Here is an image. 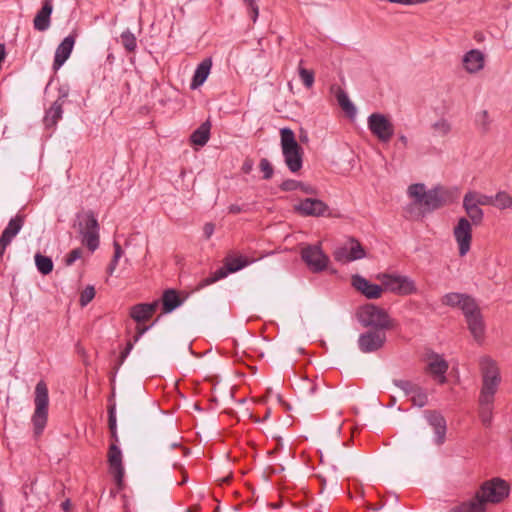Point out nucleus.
I'll return each mask as SVG.
<instances>
[{
  "mask_svg": "<svg viewBox=\"0 0 512 512\" xmlns=\"http://www.w3.org/2000/svg\"><path fill=\"white\" fill-rule=\"evenodd\" d=\"M411 202L405 208V215L411 221H421L435 210L452 204L458 197L457 190L436 185L426 190L424 183H414L408 187Z\"/></svg>",
  "mask_w": 512,
  "mask_h": 512,
  "instance_id": "nucleus-1",
  "label": "nucleus"
},
{
  "mask_svg": "<svg viewBox=\"0 0 512 512\" xmlns=\"http://www.w3.org/2000/svg\"><path fill=\"white\" fill-rule=\"evenodd\" d=\"M281 148L284 162L292 173L299 172L303 167V148L296 140L295 133L289 127L280 129Z\"/></svg>",
  "mask_w": 512,
  "mask_h": 512,
  "instance_id": "nucleus-2",
  "label": "nucleus"
},
{
  "mask_svg": "<svg viewBox=\"0 0 512 512\" xmlns=\"http://www.w3.org/2000/svg\"><path fill=\"white\" fill-rule=\"evenodd\" d=\"M355 315L364 328L393 329L395 327V320L389 316L388 312L373 303L360 306Z\"/></svg>",
  "mask_w": 512,
  "mask_h": 512,
  "instance_id": "nucleus-3",
  "label": "nucleus"
},
{
  "mask_svg": "<svg viewBox=\"0 0 512 512\" xmlns=\"http://www.w3.org/2000/svg\"><path fill=\"white\" fill-rule=\"evenodd\" d=\"M510 491V484L506 480L493 477L482 482L474 496L486 508L487 504L502 503L509 497Z\"/></svg>",
  "mask_w": 512,
  "mask_h": 512,
  "instance_id": "nucleus-4",
  "label": "nucleus"
},
{
  "mask_svg": "<svg viewBox=\"0 0 512 512\" xmlns=\"http://www.w3.org/2000/svg\"><path fill=\"white\" fill-rule=\"evenodd\" d=\"M35 411L32 415V423L36 436L42 434L48 420L49 394L47 384L40 380L35 387Z\"/></svg>",
  "mask_w": 512,
  "mask_h": 512,
  "instance_id": "nucleus-5",
  "label": "nucleus"
},
{
  "mask_svg": "<svg viewBox=\"0 0 512 512\" xmlns=\"http://www.w3.org/2000/svg\"><path fill=\"white\" fill-rule=\"evenodd\" d=\"M462 313L465 317L468 330L474 340L480 343L485 335V322L479 305L476 300L465 303L462 307Z\"/></svg>",
  "mask_w": 512,
  "mask_h": 512,
  "instance_id": "nucleus-6",
  "label": "nucleus"
},
{
  "mask_svg": "<svg viewBox=\"0 0 512 512\" xmlns=\"http://www.w3.org/2000/svg\"><path fill=\"white\" fill-rule=\"evenodd\" d=\"M377 279L381 281L384 290L397 295L407 296L417 291L415 282L408 276L383 273Z\"/></svg>",
  "mask_w": 512,
  "mask_h": 512,
  "instance_id": "nucleus-7",
  "label": "nucleus"
},
{
  "mask_svg": "<svg viewBox=\"0 0 512 512\" xmlns=\"http://www.w3.org/2000/svg\"><path fill=\"white\" fill-rule=\"evenodd\" d=\"M294 209L302 216H327L330 218L341 217L339 214L334 213L326 203L317 198L303 199L294 206Z\"/></svg>",
  "mask_w": 512,
  "mask_h": 512,
  "instance_id": "nucleus-8",
  "label": "nucleus"
},
{
  "mask_svg": "<svg viewBox=\"0 0 512 512\" xmlns=\"http://www.w3.org/2000/svg\"><path fill=\"white\" fill-rule=\"evenodd\" d=\"M368 128L381 142H388L394 135V125L389 118L381 113H372L368 116Z\"/></svg>",
  "mask_w": 512,
  "mask_h": 512,
  "instance_id": "nucleus-9",
  "label": "nucleus"
},
{
  "mask_svg": "<svg viewBox=\"0 0 512 512\" xmlns=\"http://www.w3.org/2000/svg\"><path fill=\"white\" fill-rule=\"evenodd\" d=\"M301 258L313 273H319L327 268L329 258L319 245H308L301 251Z\"/></svg>",
  "mask_w": 512,
  "mask_h": 512,
  "instance_id": "nucleus-10",
  "label": "nucleus"
},
{
  "mask_svg": "<svg viewBox=\"0 0 512 512\" xmlns=\"http://www.w3.org/2000/svg\"><path fill=\"white\" fill-rule=\"evenodd\" d=\"M387 329H370L361 333L358 338V347L363 353H371L380 350L386 343Z\"/></svg>",
  "mask_w": 512,
  "mask_h": 512,
  "instance_id": "nucleus-11",
  "label": "nucleus"
},
{
  "mask_svg": "<svg viewBox=\"0 0 512 512\" xmlns=\"http://www.w3.org/2000/svg\"><path fill=\"white\" fill-rule=\"evenodd\" d=\"M251 261L248 260L247 257L244 256H227L225 258L224 265L220 268H218L214 273L212 277L206 278L204 280V284L208 285L211 284L221 278L226 277L229 273H234L242 268L246 267L250 264Z\"/></svg>",
  "mask_w": 512,
  "mask_h": 512,
  "instance_id": "nucleus-12",
  "label": "nucleus"
},
{
  "mask_svg": "<svg viewBox=\"0 0 512 512\" xmlns=\"http://www.w3.org/2000/svg\"><path fill=\"white\" fill-rule=\"evenodd\" d=\"M108 463L110 473L113 474L114 479L121 488L124 477V467L122 463V452L117 444L111 443L108 449Z\"/></svg>",
  "mask_w": 512,
  "mask_h": 512,
  "instance_id": "nucleus-13",
  "label": "nucleus"
},
{
  "mask_svg": "<svg viewBox=\"0 0 512 512\" xmlns=\"http://www.w3.org/2000/svg\"><path fill=\"white\" fill-rule=\"evenodd\" d=\"M351 284L367 299H379L384 291L383 285L371 283L366 278L358 274L352 276Z\"/></svg>",
  "mask_w": 512,
  "mask_h": 512,
  "instance_id": "nucleus-14",
  "label": "nucleus"
},
{
  "mask_svg": "<svg viewBox=\"0 0 512 512\" xmlns=\"http://www.w3.org/2000/svg\"><path fill=\"white\" fill-rule=\"evenodd\" d=\"M76 36V33L69 34L57 46L52 64L54 72L58 71L70 57L75 45Z\"/></svg>",
  "mask_w": 512,
  "mask_h": 512,
  "instance_id": "nucleus-15",
  "label": "nucleus"
},
{
  "mask_svg": "<svg viewBox=\"0 0 512 512\" xmlns=\"http://www.w3.org/2000/svg\"><path fill=\"white\" fill-rule=\"evenodd\" d=\"M425 417L435 433V443L442 445L446 439L447 423L444 416L437 410H426Z\"/></svg>",
  "mask_w": 512,
  "mask_h": 512,
  "instance_id": "nucleus-16",
  "label": "nucleus"
},
{
  "mask_svg": "<svg viewBox=\"0 0 512 512\" xmlns=\"http://www.w3.org/2000/svg\"><path fill=\"white\" fill-rule=\"evenodd\" d=\"M53 12L52 0H43L40 10L33 19V27L36 31L44 32L51 25V15Z\"/></svg>",
  "mask_w": 512,
  "mask_h": 512,
  "instance_id": "nucleus-17",
  "label": "nucleus"
},
{
  "mask_svg": "<svg viewBox=\"0 0 512 512\" xmlns=\"http://www.w3.org/2000/svg\"><path fill=\"white\" fill-rule=\"evenodd\" d=\"M431 361L428 364L427 370L428 372L438 377V382L440 384H445L447 382V378L445 374L447 373V370L449 368L448 362L439 354L433 353L430 356Z\"/></svg>",
  "mask_w": 512,
  "mask_h": 512,
  "instance_id": "nucleus-18",
  "label": "nucleus"
},
{
  "mask_svg": "<svg viewBox=\"0 0 512 512\" xmlns=\"http://www.w3.org/2000/svg\"><path fill=\"white\" fill-rule=\"evenodd\" d=\"M472 226H454V237L459 247V255L465 256L471 247Z\"/></svg>",
  "mask_w": 512,
  "mask_h": 512,
  "instance_id": "nucleus-19",
  "label": "nucleus"
},
{
  "mask_svg": "<svg viewBox=\"0 0 512 512\" xmlns=\"http://www.w3.org/2000/svg\"><path fill=\"white\" fill-rule=\"evenodd\" d=\"M158 307V302L152 303H139L131 307L130 317L138 324L149 320L155 313Z\"/></svg>",
  "mask_w": 512,
  "mask_h": 512,
  "instance_id": "nucleus-20",
  "label": "nucleus"
},
{
  "mask_svg": "<svg viewBox=\"0 0 512 512\" xmlns=\"http://www.w3.org/2000/svg\"><path fill=\"white\" fill-rule=\"evenodd\" d=\"M484 54L478 49H472L463 56V65L467 72L477 73L484 67Z\"/></svg>",
  "mask_w": 512,
  "mask_h": 512,
  "instance_id": "nucleus-21",
  "label": "nucleus"
},
{
  "mask_svg": "<svg viewBox=\"0 0 512 512\" xmlns=\"http://www.w3.org/2000/svg\"><path fill=\"white\" fill-rule=\"evenodd\" d=\"M180 439L176 430L172 429L171 435L168 437H160L156 440L155 448L163 458H167L168 450H173L181 446Z\"/></svg>",
  "mask_w": 512,
  "mask_h": 512,
  "instance_id": "nucleus-22",
  "label": "nucleus"
},
{
  "mask_svg": "<svg viewBox=\"0 0 512 512\" xmlns=\"http://www.w3.org/2000/svg\"><path fill=\"white\" fill-rule=\"evenodd\" d=\"M500 382L501 377H482V387L479 397H482L483 403L494 402V395L497 392Z\"/></svg>",
  "mask_w": 512,
  "mask_h": 512,
  "instance_id": "nucleus-23",
  "label": "nucleus"
},
{
  "mask_svg": "<svg viewBox=\"0 0 512 512\" xmlns=\"http://www.w3.org/2000/svg\"><path fill=\"white\" fill-rule=\"evenodd\" d=\"M212 67V60L211 58L204 59L201 63L198 64V66L195 69V72L193 74L190 88L195 90L202 86L204 82L207 80L210 71Z\"/></svg>",
  "mask_w": 512,
  "mask_h": 512,
  "instance_id": "nucleus-24",
  "label": "nucleus"
},
{
  "mask_svg": "<svg viewBox=\"0 0 512 512\" xmlns=\"http://www.w3.org/2000/svg\"><path fill=\"white\" fill-rule=\"evenodd\" d=\"M162 312L169 314L182 305L183 299L175 289H167L162 295Z\"/></svg>",
  "mask_w": 512,
  "mask_h": 512,
  "instance_id": "nucleus-25",
  "label": "nucleus"
},
{
  "mask_svg": "<svg viewBox=\"0 0 512 512\" xmlns=\"http://www.w3.org/2000/svg\"><path fill=\"white\" fill-rule=\"evenodd\" d=\"M115 397V388L112 387L111 395L108 399L109 405H108V428L110 432V437L113 440L112 443L117 444L119 441L118 434H117V420H116V403L114 401Z\"/></svg>",
  "mask_w": 512,
  "mask_h": 512,
  "instance_id": "nucleus-26",
  "label": "nucleus"
},
{
  "mask_svg": "<svg viewBox=\"0 0 512 512\" xmlns=\"http://www.w3.org/2000/svg\"><path fill=\"white\" fill-rule=\"evenodd\" d=\"M63 116V108L59 105V103H52L51 106L45 110V115L43 118V123L46 129H54L59 120L62 119Z\"/></svg>",
  "mask_w": 512,
  "mask_h": 512,
  "instance_id": "nucleus-27",
  "label": "nucleus"
},
{
  "mask_svg": "<svg viewBox=\"0 0 512 512\" xmlns=\"http://www.w3.org/2000/svg\"><path fill=\"white\" fill-rule=\"evenodd\" d=\"M211 123L209 120L203 122L190 135V142L196 146H204L210 139Z\"/></svg>",
  "mask_w": 512,
  "mask_h": 512,
  "instance_id": "nucleus-28",
  "label": "nucleus"
},
{
  "mask_svg": "<svg viewBox=\"0 0 512 512\" xmlns=\"http://www.w3.org/2000/svg\"><path fill=\"white\" fill-rule=\"evenodd\" d=\"M99 226H85L81 229L83 234L82 243L91 251L94 252L99 246Z\"/></svg>",
  "mask_w": 512,
  "mask_h": 512,
  "instance_id": "nucleus-29",
  "label": "nucleus"
},
{
  "mask_svg": "<svg viewBox=\"0 0 512 512\" xmlns=\"http://www.w3.org/2000/svg\"><path fill=\"white\" fill-rule=\"evenodd\" d=\"M471 300H475L472 296L468 294L458 293V292H450L445 294L441 302L443 305L450 307H458L462 310V307L465 303H468Z\"/></svg>",
  "mask_w": 512,
  "mask_h": 512,
  "instance_id": "nucleus-30",
  "label": "nucleus"
},
{
  "mask_svg": "<svg viewBox=\"0 0 512 512\" xmlns=\"http://www.w3.org/2000/svg\"><path fill=\"white\" fill-rule=\"evenodd\" d=\"M463 207L468 217L472 220L473 224H477L482 221L483 210L480 208V205H478L471 199V197L466 194L463 198Z\"/></svg>",
  "mask_w": 512,
  "mask_h": 512,
  "instance_id": "nucleus-31",
  "label": "nucleus"
},
{
  "mask_svg": "<svg viewBox=\"0 0 512 512\" xmlns=\"http://www.w3.org/2000/svg\"><path fill=\"white\" fill-rule=\"evenodd\" d=\"M335 96L338 105L345 112V114L351 119L355 118L357 109L353 102L350 100L348 94L343 89L338 88Z\"/></svg>",
  "mask_w": 512,
  "mask_h": 512,
  "instance_id": "nucleus-32",
  "label": "nucleus"
},
{
  "mask_svg": "<svg viewBox=\"0 0 512 512\" xmlns=\"http://www.w3.org/2000/svg\"><path fill=\"white\" fill-rule=\"evenodd\" d=\"M480 371L482 377H501L500 370L495 360L489 356L480 359Z\"/></svg>",
  "mask_w": 512,
  "mask_h": 512,
  "instance_id": "nucleus-33",
  "label": "nucleus"
},
{
  "mask_svg": "<svg viewBox=\"0 0 512 512\" xmlns=\"http://www.w3.org/2000/svg\"><path fill=\"white\" fill-rule=\"evenodd\" d=\"M449 512H486V508L473 496L470 500L452 507Z\"/></svg>",
  "mask_w": 512,
  "mask_h": 512,
  "instance_id": "nucleus-34",
  "label": "nucleus"
},
{
  "mask_svg": "<svg viewBox=\"0 0 512 512\" xmlns=\"http://www.w3.org/2000/svg\"><path fill=\"white\" fill-rule=\"evenodd\" d=\"M23 226H7L0 236V257H2L6 251V248L10 245L13 238L20 232Z\"/></svg>",
  "mask_w": 512,
  "mask_h": 512,
  "instance_id": "nucleus-35",
  "label": "nucleus"
},
{
  "mask_svg": "<svg viewBox=\"0 0 512 512\" xmlns=\"http://www.w3.org/2000/svg\"><path fill=\"white\" fill-rule=\"evenodd\" d=\"M34 258L35 265L42 275H48L53 271L54 264L50 257L36 253Z\"/></svg>",
  "mask_w": 512,
  "mask_h": 512,
  "instance_id": "nucleus-36",
  "label": "nucleus"
},
{
  "mask_svg": "<svg viewBox=\"0 0 512 512\" xmlns=\"http://www.w3.org/2000/svg\"><path fill=\"white\" fill-rule=\"evenodd\" d=\"M493 403H483L482 397H479V418L482 424L489 427L492 422Z\"/></svg>",
  "mask_w": 512,
  "mask_h": 512,
  "instance_id": "nucleus-37",
  "label": "nucleus"
},
{
  "mask_svg": "<svg viewBox=\"0 0 512 512\" xmlns=\"http://www.w3.org/2000/svg\"><path fill=\"white\" fill-rule=\"evenodd\" d=\"M121 44L127 52H134L137 47V40L135 35L130 31L126 30L120 35Z\"/></svg>",
  "mask_w": 512,
  "mask_h": 512,
  "instance_id": "nucleus-38",
  "label": "nucleus"
},
{
  "mask_svg": "<svg viewBox=\"0 0 512 512\" xmlns=\"http://www.w3.org/2000/svg\"><path fill=\"white\" fill-rule=\"evenodd\" d=\"M411 395V401L413 405L422 408L428 404V395L423 387L418 385L416 390Z\"/></svg>",
  "mask_w": 512,
  "mask_h": 512,
  "instance_id": "nucleus-39",
  "label": "nucleus"
},
{
  "mask_svg": "<svg viewBox=\"0 0 512 512\" xmlns=\"http://www.w3.org/2000/svg\"><path fill=\"white\" fill-rule=\"evenodd\" d=\"M492 205L499 209H505L512 205V197L506 192H498L496 195L492 196Z\"/></svg>",
  "mask_w": 512,
  "mask_h": 512,
  "instance_id": "nucleus-40",
  "label": "nucleus"
},
{
  "mask_svg": "<svg viewBox=\"0 0 512 512\" xmlns=\"http://www.w3.org/2000/svg\"><path fill=\"white\" fill-rule=\"evenodd\" d=\"M351 244H352L351 247L348 248L349 256H350L349 259L351 262L355 261V260L362 259L366 256V252L358 240L351 238Z\"/></svg>",
  "mask_w": 512,
  "mask_h": 512,
  "instance_id": "nucleus-41",
  "label": "nucleus"
},
{
  "mask_svg": "<svg viewBox=\"0 0 512 512\" xmlns=\"http://www.w3.org/2000/svg\"><path fill=\"white\" fill-rule=\"evenodd\" d=\"M74 224H99L92 210H81L76 214Z\"/></svg>",
  "mask_w": 512,
  "mask_h": 512,
  "instance_id": "nucleus-42",
  "label": "nucleus"
},
{
  "mask_svg": "<svg viewBox=\"0 0 512 512\" xmlns=\"http://www.w3.org/2000/svg\"><path fill=\"white\" fill-rule=\"evenodd\" d=\"M96 291L93 285H87L81 292L79 304L81 307L87 306L95 297Z\"/></svg>",
  "mask_w": 512,
  "mask_h": 512,
  "instance_id": "nucleus-43",
  "label": "nucleus"
},
{
  "mask_svg": "<svg viewBox=\"0 0 512 512\" xmlns=\"http://www.w3.org/2000/svg\"><path fill=\"white\" fill-rule=\"evenodd\" d=\"M299 76L306 88H311L315 82V75L313 70H308L303 67H299Z\"/></svg>",
  "mask_w": 512,
  "mask_h": 512,
  "instance_id": "nucleus-44",
  "label": "nucleus"
},
{
  "mask_svg": "<svg viewBox=\"0 0 512 512\" xmlns=\"http://www.w3.org/2000/svg\"><path fill=\"white\" fill-rule=\"evenodd\" d=\"M393 384L396 387L400 388L404 392V394L407 396L411 395L418 387V384H415L409 380H402V379H394Z\"/></svg>",
  "mask_w": 512,
  "mask_h": 512,
  "instance_id": "nucleus-45",
  "label": "nucleus"
},
{
  "mask_svg": "<svg viewBox=\"0 0 512 512\" xmlns=\"http://www.w3.org/2000/svg\"><path fill=\"white\" fill-rule=\"evenodd\" d=\"M466 195H468L469 197H471V199L473 201H475L478 205L480 206H485V205H492V196H489V195H485V194H482L480 192H477V191H468L466 193Z\"/></svg>",
  "mask_w": 512,
  "mask_h": 512,
  "instance_id": "nucleus-46",
  "label": "nucleus"
},
{
  "mask_svg": "<svg viewBox=\"0 0 512 512\" xmlns=\"http://www.w3.org/2000/svg\"><path fill=\"white\" fill-rule=\"evenodd\" d=\"M122 248L121 245L118 242H114V255L110 261V263L107 266V273L109 275H112L114 270L116 269V266L118 264L119 258L122 256Z\"/></svg>",
  "mask_w": 512,
  "mask_h": 512,
  "instance_id": "nucleus-47",
  "label": "nucleus"
},
{
  "mask_svg": "<svg viewBox=\"0 0 512 512\" xmlns=\"http://www.w3.org/2000/svg\"><path fill=\"white\" fill-rule=\"evenodd\" d=\"M476 124L482 129V132L486 133L490 127V119L487 110H482L476 114Z\"/></svg>",
  "mask_w": 512,
  "mask_h": 512,
  "instance_id": "nucleus-48",
  "label": "nucleus"
},
{
  "mask_svg": "<svg viewBox=\"0 0 512 512\" xmlns=\"http://www.w3.org/2000/svg\"><path fill=\"white\" fill-rule=\"evenodd\" d=\"M134 343L130 340L127 342L126 347L124 350L120 353L119 358L116 362V364L113 367V377H115V374L119 370L120 366L123 364L127 356L129 355L130 351L133 348ZM112 381H114V378H112Z\"/></svg>",
  "mask_w": 512,
  "mask_h": 512,
  "instance_id": "nucleus-49",
  "label": "nucleus"
},
{
  "mask_svg": "<svg viewBox=\"0 0 512 512\" xmlns=\"http://www.w3.org/2000/svg\"><path fill=\"white\" fill-rule=\"evenodd\" d=\"M259 168L263 172V179L269 180L274 174V168L267 158H262L259 163Z\"/></svg>",
  "mask_w": 512,
  "mask_h": 512,
  "instance_id": "nucleus-50",
  "label": "nucleus"
},
{
  "mask_svg": "<svg viewBox=\"0 0 512 512\" xmlns=\"http://www.w3.org/2000/svg\"><path fill=\"white\" fill-rule=\"evenodd\" d=\"M432 128L434 129V131L440 133L442 136H445L450 132L451 125L446 119L442 118V119L436 121L432 125Z\"/></svg>",
  "mask_w": 512,
  "mask_h": 512,
  "instance_id": "nucleus-51",
  "label": "nucleus"
},
{
  "mask_svg": "<svg viewBox=\"0 0 512 512\" xmlns=\"http://www.w3.org/2000/svg\"><path fill=\"white\" fill-rule=\"evenodd\" d=\"M334 259L337 262L348 263L350 261L349 249L347 247H339L333 253Z\"/></svg>",
  "mask_w": 512,
  "mask_h": 512,
  "instance_id": "nucleus-52",
  "label": "nucleus"
},
{
  "mask_svg": "<svg viewBox=\"0 0 512 512\" xmlns=\"http://www.w3.org/2000/svg\"><path fill=\"white\" fill-rule=\"evenodd\" d=\"M300 186V181L294 179H286L280 185L279 188L284 192H291L298 190Z\"/></svg>",
  "mask_w": 512,
  "mask_h": 512,
  "instance_id": "nucleus-53",
  "label": "nucleus"
},
{
  "mask_svg": "<svg viewBox=\"0 0 512 512\" xmlns=\"http://www.w3.org/2000/svg\"><path fill=\"white\" fill-rule=\"evenodd\" d=\"M82 257V249L81 248H75L71 250L65 257V265L71 266L76 260L80 259Z\"/></svg>",
  "mask_w": 512,
  "mask_h": 512,
  "instance_id": "nucleus-54",
  "label": "nucleus"
},
{
  "mask_svg": "<svg viewBox=\"0 0 512 512\" xmlns=\"http://www.w3.org/2000/svg\"><path fill=\"white\" fill-rule=\"evenodd\" d=\"M244 2L248 6V8L251 10V19L253 20V22H255L258 17V13H259L256 0H244Z\"/></svg>",
  "mask_w": 512,
  "mask_h": 512,
  "instance_id": "nucleus-55",
  "label": "nucleus"
},
{
  "mask_svg": "<svg viewBox=\"0 0 512 512\" xmlns=\"http://www.w3.org/2000/svg\"><path fill=\"white\" fill-rule=\"evenodd\" d=\"M302 192L306 193V194H310V195H316L317 194V190L315 187L309 185V184H306L304 182H301L300 181V186L299 188Z\"/></svg>",
  "mask_w": 512,
  "mask_h": 512,
  "instance_id": "nucleus-56",
  "label": "nucleus"
},
{
  "mask_svg": "<svg viewBox=\"0 0 512 512\" xmlns=\"http://www.w3.org/2000/svg\"><path fill=\"white\" fill-rule=\"evenodd\" d=\"M26 220V215L19 212L14 217H11L7 224H23Z\"/></svg>",
  "mask_w": 512,
  "mask_h": 512,
  "instance_id": "nucleus-57",
  "label": "nucleus"
},
{
  "mask_svg": "<svg viewBox=\"0 0 512 512\" xmlns=\"http://www.w3.org/2000/svg\"><path fill=\"white\" fill-rule=\"evenodd\" d=\"M253 165H254L253 160L247 158L242 165V168H241L242 172L245 174H249L253 170Z\"/></svg>",
  "mask_w": 512,
  "mask_h": 512,
  "instance_id": "nucleus-58",
  "label": "nucleus"
},
{
  "mask_svg": "<svg viewBox=\"0 0 512 512\" xmlns=\"http://www.w3.org/2000/svg\"><path fill=\"white\" fill-rule=\"evenodd\" d=\"M58 91V96H62V97H67L69 96V93H70V86L68 84H62L58 87L57 89Z\"/></svg>",
  "mask_w": 512,
  "mask_h": 512,
  "instance_id": "nucleus-59",
  "label": "nucleus"
},
{
  "mask_svg": "<svg viewBox=\"0 0 512 512\" xmlns=\"http://www.w3.org/2000/svg\"><path fill=\"white\" fill-rule=\"evenodd\" d=\"M148 329H149V327H148V326H145V327L137 326V328H136V334H135V336H134V338H133V341H132V342H133V343H136V342L140 339V337H141V336H142V335H143V334H144Z\"/></svg>",
  "mask_w": 512,
  "mask_h": 512,
  "instance_id": "nucleus-60",
  "label": "nucleus"
},
{
  "mask_svg": "<svg viewBox=\"0 0 512 512\" xmlns=\"http://www.w3.org/2000/svg\"><path fill=\"white\" fill-rule=\"evenodd\" d=\"M214 232V226H204V233L203 237L204 239L208 240Z\"/></svg>",
  "mask_w": 512,
  "mask_h": 512,
  "instance_id": "nucleus-61",
  "label": "nucleus"
},
{
  "mask_svg": "<svg viewBox=\"0 0 512 512\" xmlns=\"http://www.w3.org/2000/svg\"><path fill=\"white\" fill-rule=\"evenodd\" d=\"M243 210L242 206H239L237 204H232L229 206V212L233 214L240 213Z\"/></svg>",
  "mask_w": 512,
  "mask_h": 512,
  "instance_id": "nucleus-62",
  "label": "nucleus"
},
{
  "mask_svg": "<svg viewBox=\"0 0 512 512\" xmlns=\"http://www.w3.org/2000/svg\"><path fill=\"white\" fill-rule=\"evenodd\" d=\"M299 140L302 143H307L308 142V135H307L306 131H304V130L300 131Z\"/></svg>",
  "mask_w": 512,
  "mask_h": 512,
  "instance_id": "nucleus-63",
  "label": "nucleus"
},
{
  "mask_svg": "<svg viewBox=\"0 0 512 512\" xmlns=\"http://www.w3.org/2000/svg\"><path fill=\"white\" fill-rule=\"evenodd\" d=\"M61 507L62 509L65 511V512H69L70 508H71V502L69 499H66L64 502H62L61 504Z\"/></svg>",
  "mask_w": 512,
  "mask_h": 512,
  "instance_id": "nucleus-64",
  "label": "nucleus"
}]
</instances>
